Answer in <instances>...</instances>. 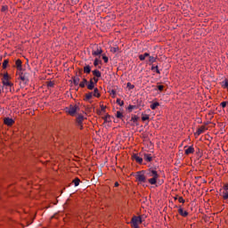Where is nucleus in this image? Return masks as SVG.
I'll list each match as a JSON object with an SVG mask.
<instances>
[{
  "mask_svg": "<svg viewBox=\"0 0 228 228\" xmlns=\"http://www.w3.org/2000/svg\"><path fill=\"white\" fill-rule=\"evenodd\" d=\"M147 177H151L148 179V183L150 184H156L158 183V179L159 178V175L158 174V171L150 168L145 175V171H138L135 175L136 181L142 184V183H147Z\"/></svg>",
  "mask_w": 228,
  "mask_h": 228,
  "instance_id": "f257e3e1",
  "label": "nucleus"
},
{
  "mask_svg": "<svg viewBox=\"0 0 228 228\" xmlns=\"http://www.w3.org/2000/svg\"><path fill=\"white\" fill-rule=\"evenodd\" d=\"M77 111H79V106L77 105H69L68 108H66V112L71 117H74Z\"/></svg>",
  "mask_w": 228,
  "mask_h": 228,
  "instance_id": "f03ea898",
  "label": "nucleus"
},
{
  "mask_svg": "<svg viewBox=\"0 0 228 228\" xmlns=\"http://www.w3.org/2000/svg\"><path fill=\"white\" fill-rule=\"evenodd\" d=\"M133 228H140L139 224H142V217L134 216L131 220Z\"/></svg>",
  "mask_w": 228,
  "mask_h": 228,
  "instance_id": "7ed1b4c3",
  "label": "nucleus"
},
{
  "mask_svg": "<svg viewBox=\"0 0 228 228\" xmlns=\"http://www.w3.org/2000/svg\"><path fill=\"white\" fill-rule=\"evenodd\" d=\"M2 83L4 86H13V84L10 82V77L8 76V73L4 74L3 78H2Z\"/></svg>",
  "mask_w": 228,
  "mask_h": 228,
  "instance_id": "20e7f679",
  "label": "nucleus"
},
{
  "mask_svg": "<svg viewBox=\"0 0 228 228\" xmlns=\"http://www.w3.org/2000/svg\"><path fill=\"white\" fill-rule=\"evenodd\" d=\"M29 77V74L28 73H20L19 75V79H20L21 81H23V83H28V81H29L28 79Z\"/></svg>",
  "mask_w": 228,
  "mask_h": 228,
  "instance_id": "39448f33",
  "label": "nucleus"
},
{
  "mask_svg": "<svg viewBox=\"0 0 228 228\" xmlns=\"http://www.w3.org/2000/svg\"><path fill=\"white\" fill-rule=\"evenodd\" d=\"M93 56H101L102 54V48L101 46H96V50H93Z\"/></svg>",
  "mask_w": 228,
  "mask_h": 228,
  "instance_id": "423d86ee",
  "label": "nucleus"
},
{
  "mask_svg": "<svg viewBox=\"0 0 228 228\" xmlns=\"http://www.w3.org/2000/svg\"><path fill=\"white\" fill-rule=\"evenodd\" d=\"M132 159L136 161V163H139V165H142V163H143V159L142 157L138 156V154H134L132 156Z\"/></svg>",
  "mask_w": 228,
  "mask_h": 228,
  "instance_id": "0eeeda50",
  "label": "nucleus"
},
{
  "mask_svg": "<svg viewBox=\"0 0 228 228\" xmlns=\"http://www.w3.org/2000/svg\"><path fill=\"white\" fill-rule=\"evenodd\" d=\"M17 69L20 72L22 70V61L20 59H18L15 62Z\"/></svg>",
  "mask_w": 228,
  "mask_h": 228,
  "instance_id": "6e6552de",
  "label": "nucleus"
},
{
  "mask_svg": "<svg viewBox=\"0 0 228 228\" xmlns=\"http://www.w3.org/2000/svg\"><path fill=\"white\" fill-rule=\"evenodd\" d=\"M95 83L94 82V79H90L89 83L87 84V89L88 90H94L95 88Z\"/></svg>",
  "mask_w": 228,
  "mask_h": 228,
  "instance_id": "1a4fd4ad",
  "label": "nucleus"
},
{
  "mask_svg": "<svg viewBox=\"0 0 228 228\" xmlns=\"http://www.w3.org/2000/svg\"><path fill=\"white\" fill-rule=\"evenodd\" d=\"M193 152H195V148H193V146H189L186 150H185V154L188 156L189 154H193Z\"/></svg>",
  "mask_w": 228,
  "mask_h": 228,
  "instance_id": "9d476101",
  "label": "nucleus"
},
{
  "mask_svg": "<svg viewBox=\"0 0 228 228\" xmlns=\"http://www.w3.org/2000/svg\"><path fill=\"white\" fill-rule=\"evenodd\" d=\"M13 122H14L13 119L10 118H5L4 120V123L5 124V126H12Z\"/></svg>",
  "mask_w": 228,
  "mask_h": 228,
  "instance_id": "9b49d317",
  "label": "nucleus"
},
{
  "mask_svg": "<svg viewBox=\"0 0 228 228\" xmlns=\"http://www.w3.org/2000/svg\"><path fill=\"white\" fill-rule=\"evenodd\" d=\"M73 79V85H75V86H77V85H79V77L77 76V73H76V76L72 77Z\"/></svg>",
  "mask_w": 228,
  "mask_h": 228,
  "instance_id": "f8f14e48",
  "label": "nucleus"
},
{
  "mask_svg": "<svg viewBox=\"0 0 228 228\" xmlns=\"http://www.w3.org/2000/svg\"><path fill=\"white\" fill-rule=\"evenodd\" d=\"M143 159L145 161L151 162V161H152V156L149 153H144L143 154Z\"/></svg>",
  "mask_w": 228,
  "mask_h": 228,
  "instance_id": "ddd939ff",
  "label": "nucleus"
},
{
  "mask_svg": "<svg viewBox=\"0 0 228 228\" xmlns=\"http://www.w3.org/2000/svg\"><path fill=\"white\" fill-rule=\"evenodd\" d=\"M83 120H85V116L79 114L77 117V124H83Z\"/></svg>",
  "mask_w": 228,
  "mask_h": 228,
  "instance_id": "4468645a",
  "label": "nucleus"
},
{
  "mask_svg": "<svg viewBox=\"0 0 228 228\" xmlns=\"http://www.w3.org/2000/svg\"><path fill=\"white\" fill-rule=\"evenodd\" d=\"M206 129H208V128H206V126H202L200 128H198L196 134L198 135H200V134H202V133H204L206 131Z\"/></svg>",
  "mask_w": 228,
  "mask_h": 228,
  "instance_id": "2eb2a0df",
  "label": "nucleus"
},
{
  "mask_svg": "<svg viewBox=\"0 0 228 228\" xmlns=\"http://www.w3.org/2000/svg\"><path fill=\"white\" fill-rule=\"evenodd\" d=\"M151 54L149 53H145L143 54L139 55V60H141V61H143L146 58H149Z\"/></svg>",
  "mask_w": 228,
  "mask_h": 228,
  "instance_id": "dca6fc26",
  "label": "nucleus"
},
{
  "mask_svg": "<svg viewBox=\"0 0 228 228\" xmlns=\"http://www.w3.org/2000/svg\"><path fill=\"white\" fill-rule=\"evenodd\" d=\"M88 85V80L86 78H83V80L79 83L80 88H85Z\"/></svg>",
  "mask_w": 228,
  "mask_h": 228,
  "instance_id": "f3484780",
  "label": "nucleus"
},
{
  "mask_svg": "<svg viewBox=\"0 0 228 228\" xmlns=\"http://www.w3.org/2000/svg\"><path fill=\"white\" fill-rule=\"evenodd\" d=\"M178 213L181 216H188V211H185L181 208L178 209Z\"/></svg>",
  "mask_w": 228,
  "mask_h": 228,
  "instance_id": "a211bd4d",
  "label": "nucleus"
},
{
  "mask_svg": "<svg viewBox=\"0 0 228 228\" xmlns=\"http://www.w3.org/2000/svg\"><path fill=\"white\" fill-rule=\"evenodd\" d=\"M84 72H85V74H90V72H92V67H90V65L85 66Z\"/></svg>",
  "mask_w": 228,
  "mask_h": 228,
  "instance_id": "6ab92c4d",
  "label": "nucleus"
},
{
  "mask_svg": "<svg viewBox=\"0 0 228 228\" xmlns=\"http://www.w3.org/2000/svg\"><path fill=\"white\" fill-rule=\"evenodd\" d=\"M221 196L223 197V199L224 200H227V199H228V191H225V190L223 189V191L221 192Z\"/></svg>",
  "mask_w": 228,
  "mask_h": 228,
  "instance_id": "aec40b11",
  "label": "nucleus"
},
{
  "mask_svg": "<svg viewBox=\"0 0 228 228\" xmlns=\"http://www.w3.org/2000/svg\"><path fill=\"white\" fill-rule=\"evenodd\" d=\"M93 76H94V77H101V71H99V69L93 70Z\"/></svg>",
  "mask_w": 228,
  "mask_h": 228,
  "instance_id": "412c9836",
  "label": "nucleus"
},
{
  "mask_svg": "<svg viewBox=\"0 0 228 228\" xmlns=\"http://www.w3.org/2000/svg\"><path fill=\"white\" fill-rule=\"evenodd\" d=\"M93 95H94V97H97V98L101 97V93H99V89L98 88H94V89Z\"/></svg>",
  "mask_w": 228,
  "mask_h": 228,
  "instance_id": "4be33fe9",
  "label": "nucleus"
},
{
  "mask_svg": "<svg viewBox=\"0 0 228 228\" xmlns=\"http://www.w3.org/2000/svg\"><path fill=\"white\" fill-rule=\"evenodd\" d=\"M158 59V57H154V56H149V62L151 63V64H152V63H155V61H156V60Z\"/></svg>",
  "mask_w": 228,
  "mask_h": 228,
  "instance_id": "5701e85b",
  "label": "nucleus"
},
{
  "mask_svg": "<svg viewBox=\"0 0 228 228\" xmlns=\"http://www.w3.org/2000/svg\"><path fill=\"white\" fill-rule=\"evenodd\" d=\"M94 96V93H88L86 94V101H90L92 97Z\"/></svg>",
  "mask_w": 228,
  "mask_h": 228,
  "instance_id": "b1692460",
  "label": "nucleus"
},
{
  "mask_svg": "<svg viewBox=\"0 0 228 228\" xmlns=\"http://www.w3.org/2000/svg\"><path fill=\"white\" fill-rule=\"evenodd\" d=\"M127 110H128V111H133V110H138V106H136V105H129Z\"/></svg>",
  "mask_w": 228,
  "mask_h": 228,
  "instance_id": "393cba45",
  "label": "nucleus"
},
{
  "mask_svg": "<svg viewBox=\"0 0 228 228\" xmlns=\"http://www.w3.org/2000/svg\"><path fill=\"white\" fill-rule=\"evenodd\" d=\"M72 183L75 184V186H79V183H81V180H79V178H75Z\"/></svg>",
  "mask_w": 228,
  "mask_h": 228,
  "instance_id": "a878e982",
  "label": "nucleus"
},
{
  "mask_svg": "<svg viewBox=\"0 0 228 228\" xmlns=\"http://www.w3.org/2000/svg\"><path fill=\"white\" fill-rule=\"evenodd\" d=\"M158 106H159V102H156L151 105V110H156V108H158Z\"/></svg>",
  "mask_w": 228,
  "mask_h": 228,
  "instance_id": "bb28decb",
  "label": "nucleus"
},
{
  "mask_svg": "<svg viewBox=\"0 0 228 228\" xmlns=\"http://www.w3.org/2000/svg\"><path fill=\"white\" fill-rule=\"evenodd\" d=\"M150 117L147 114H142V120L145 122V120H149Z\"/></svg>",
  "mask_w": 228,
  "mask_h": 228,
  "instance_id": "cd10ccee",
  "label": "nucleus"
},
{
  "mask_svg": "<svg viewBox=\"0 0 228 228\" xmlns=\"http://www.w3.org/2000/svg\"><path fill=\"white\" fill-rule=\"evenodd\" d=\"M138 116L134 115L131 118V121L134 122V124H136L138 122Z\"/></svg>",
  "mask_w": 228,
  "mask_h": 228,
  "instance_id": "c85d7f7f",
  "label": "nucleus"
},
{
  "mask_svg": "<svg viewBox=\"0 0 228 228\" xmlns=\"http://www.w3.org/2000/svg\"><path fill=\"white\" fill-rule=\"evenodd\" d=\"M116 117L117 118H124V115L120 111H117Z\"/></svg>",
  "mask_w": 228,
  "mask_h": 228,
  "instance_id": "c756f323",
  "label": "nucleus"
},
{
  "mask_svg": "<svg viewBox=\"0 0 228 228\" xmlns=\"http://www.w3.org/2000/svg\"><path fill=\"white\" fill-rule=\"evenodd\" d=\"M99 63H102V61L99 59H95L94 61V67H97V65H99Z\"/></svg>",
  "mask_w": 228,
  "mask_h": 228,
  "instance_id": "7c9ffc66",
  "label": "nucleus"
},
{
  "mask_svg": "<svg viewBox=\"0 0 228 228\" xmlns=\"http://www.w3.org/2000/svg\"><path fill=\"white\" fill-rule=\"evenodd\" d=\"M151 70H156L157 74H161V72H160L159 69H158V66H152V67H151Z\"/></svg>",
  "mask_w": 228,
  "mask_h": 228,
  "instance_id": "2f4dec72",
  "label": "nucleus"
},
{
  "mask_svg": "<svg viewBox=\"0 0 228 228\" xmlns=\"http://www.w3.org/2000/svg\"><path fill=\"white\" fill-rule=\"evenodd\" d=\"M117 104H118L119 106H124V101L120 100V99H117L116 101Z\"/></svg>",
  "mask_w": 228,
  "mask_h": 228,
  "instance_id": "473e14b6",
  "label": "nucleus"
},
{
  "mask_svg": "<svg viewBox=\"0 0 228 228\" xmlns=\"http://www.w3.org/2000/svg\"><path fill=\"white\" fill-rule=\"evenodd\" d=\"M8 63H9V61L4 60V62H3V69H6V67H8Z\"/></svg>",
  "mask_w": 228,
  "mask_h": 228,
  "instance_id": "72a5a7b5",
  "label": "nucleus"
},
{
  "mask_svg": "<svg viewBox=\"0 0 228 228\" xmlns=\"http://www.w3.org/2000/svg\"><path fill=\"white\" fill-rule=\"evenodd\" d=\"M126 86L129 90H133V88H134V85H132L130 82L126 84Z\"/></svg>",
  "mask_w": 228,
  "mask_h": 228,
  "instance_id": "f704fd0d",
  "label": "nucleus"
},
{
  "mask_svg": "<svg viewBox=\"0 0 228 228\" xmlns=\"http://www.w3.org/2000/svg\"><path fill=\"white\" fill-rule=\"evenodd\" d=\"M110 116L109 114H107V115L103 118L104 122H110Z\"/></svg>",
  "mask_w": 228,
  "mask_h": 228,
  "instance_id": "c9c22d12",
  "label": "nucleus"
},
{
  "mask_svg": "<svg viewBox=\"0 0 228 228\" xmlns=\"http://www.w3.org/2000/svg\"><path fill=\"white\" fill-rule=\"evenodd\" d=\"M47 86H48L49 88H53V86H54V82L49 81V82L47 83Z\"/></svg>",
  "mask_w": 228,
  "mask_h": 228,
  "instance_id": "e433bc0d",
  "label": "nucleus"
},
{
  "mask_svg": "<svg viewBox=\"0 0 228 228\" xmlns=\"http://www.w3.org/2000/svg\"><path fill=\"white\" fill-rule=\"evenodd\" d=\"M93 79L94 85H97V83H99V78L97 77H94V78H91Z\"/></svg>",
  "mask_w": 228,
  "mask_h": 228,
  "instance_id": "4c0bfd02",
  "label": "nucleus"
},
{
  "mask_svg": "<svg viewBox=\"0 0 228 228\" xmlns=\"http://www.w3.org/2000/svg\"><path fill=\"white\" fill-rule=\"evenodd\" d=\"M223 87L224 88H228V81L225 80L224 82H223Z\"/></svg>",
  "mask_w": 228,
  "mask_h": 228,
  "instance_id": "58836bf2",
  "label": "nucleus"
},
{
  "mask_svg": "<svg viewBox=\"0 0 228 228\" xmlns=\"http://www.w3.org/2000/svg\"><path fill=\"white\" fill-rule=\"evenodd\" d=\"M102 60L105 61V63H108L109 61L108 56L106 55H102Z\"/></svg>",
  "mask_w": 228,
  "mask_h": 228,
  "instance_id": "ea45409f",
  "label": "nucleus"
},
{
  "mask_svg": "<svg viewBox=\"0 0 228 228\" xmlns=\"http://www.w3.org/2000/svg\"><path fill=\"white\" fill-rule=\"evenodd\" d=\"M163 88H165L164 86H158V90H159V92H163Z\"/></svg>",
  "mask_w": 228,
  "mask_h": 228,
  "instance_id": "a19ab883",
  "label": "nucleus"
},
{
  "mask_svg": "<svg viewBox=\"0 0 228 228\" xmlns=\"http://www.w3.org/2000/svg\"><path fill=\"white\" fill-rule=\"evenodd\" d=\"M178 201L181 202L182 204H184V199H183V197H179Z\"/></svg>",
  "mask_w": 228,
  "mask_h": 228,
  "instance_id": "79ce46f5",
  "label": "nucleus"
},
{
  "mask_svg": "<svg viewBox=\"0 0 228 228\" xmlns=\"http://www.w3.org/2000/svg\"><path fill=\"white\" fill-rule=\"evenodd\" d=\"M101 110L104 113L106 111V106L101 105Z\"/></svg>",
  "mask_w": 228,
  "mask_h": 228,
  "instance_id": "37998d69",
  "label": "nucleus"
},
{
  "mask_svg": "<svg viewBox=\"0 0 228 228\" xmlns=\"http://www.w3.org/2000/svg\"><path fill=\"white\" fill-rule=\"evenodd\" d=\"M221 106L222 108H225V106H227V102H221Z\"/></svg>",
  "mask_w": 228,
  "mask_h": 228,
  "instance_id": "c03bdc74",
  "label": "nucleus"
},
{
  "mask_svg": "<svg viewBox=\"0 0 228 228\" xmlns=\"http://www.w3.org/2000/svg\"><path fill=\"white\" fill-rule=\"evenodd\" d=\"M223 190L228 191V183H226L225 185H224Z\"/></svg>",
  "mask_w": 228,
  "mask_h": 228,
  "instance_id": "a18cd8bd",
  "label": "nucleus"
},
{
  "mask_svg": "<svg viewBox=\"0 0 228 228\" xmlns=\"http://www.w3.org/2000/svg\"><path fill=\"white\" fill-rule=\"evenodd\" d=\"M7 10H8V7H6V6L2 7V12H6Z\"/></svg>",
  "mask_w": 228,
  "mask_h": 228,
  "instance_id": "49530a36",
  "label": "nucleus"
},
{
  "mask_svg": "<svg viewBox=\"0 0 228 228\" xmlns=\"http://www.w3.org/2000/svg\"><path fill=\"white\" fill-rule=\"evenodd\" d=\"M77 127H79V129H83V123H81L80 125L79 124H77Z\"/></svg>",
  "mask_w": 228,
  "mask_h": 228,
  "instance_id": "de8ad7c7",
  "label": "nucleus"
},
{
  "mask_svg": "<svg viewBox=\"0 0 228 228\" xmlns=\"http://www.w3.org/2000/svg\"><path fill=\"white\" fill-rule=\"evenodd\" d=\"M118 50V48H117V47H114V48L112 49L113 53H117Z\"/></svg>",
  "mask_w": 228,
  "mask_h": 228,
  "instance_id": "09e8293b",
  "label": "nucleus"
},
{
  "mask_svg": "<svg viewBox=\"0 0 228 228\" xmlns=\"http://www.w3.org/2000/svg\"><path fill=\"white\" fill-rule=\"evenodd\" d=\"M82 74H83V72L79 71V72L77 73V77H81Z\"/></svg>",
  "mask_w": 228,
  "mask_h": 228,
  "instance_id": "8fccbe9b",
  "label": "nucleus"
},
{
  "mask_svg": "<svg viewBox=\"0 0 228 228\" xmlns=\"http://www.w3.org/2000/svg\"><path fill=\"white\" fill-rule=\"evenodd\" d=\"M114 186L117 188V187L118 186V183L116 182L115 184H114Z\"/></svg>",
  "mask_w": 228,
  "mask_h": 228,
  "instance_id": "3c124183",
  "label": "nucleus"
},
{
  "mask_svg": "<svg viewBox=\"0 0 228 228\" xmlns=\"http://www.w3.org/2000/svg\"><path fill=\"white\" fill-rule=\"evenodd\" d=\"M111 92H112V94H116L115 90H112Z\"/></svg>",
  "mask_w": 228,
  "mask_h": 228,
  "instance_id": "603ef678",
  "label": "nucleus"
}]
</instances>
